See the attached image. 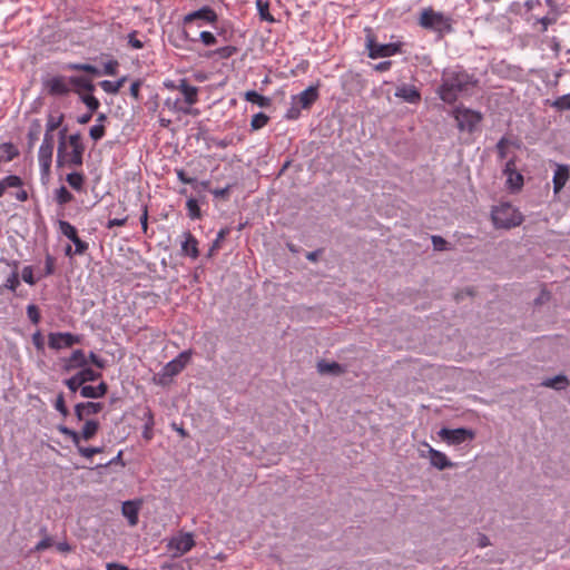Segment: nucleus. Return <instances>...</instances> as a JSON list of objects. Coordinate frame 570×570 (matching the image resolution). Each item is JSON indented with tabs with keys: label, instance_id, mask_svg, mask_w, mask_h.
<instances>
[{
	"label": "nucleus",
	"instance_id": "59",
	"mask_svg": "<svg viewBox=\"0 0 570 570\" xmlns=\"http://www.w3.org/2000/svg\"><path fill=\"white\" fill-rule=\"evenodd\" d=\"M27 315L33 324H38L40 321V313L36 305L30 304L27 307Z\"/></svg>",
	"mask_w": 570,
	"mask_h": 570
},
{
	"label": "nucleus",
	"instance_id": "54",
	"mask_svg": "<svg viewBox=\"0 0 570 570\" xmlns=\"http://www.w3.org/2000/svg\"><path fill=\"white\" fill-rule=\"evenodd\" d=\"M55 264H56V259L53 256H51L50 254H47L46 256V259H45V271H43V274L41 276H50L55 273Z\"/></svg>",
	"mask_w": 570,
	"mask_h": 570
},
{
	"label": "nucleus",
	"instance_id": "31",
	"mask_svg": "<svg viewBox=\"0 0 570 570\" xmlns=\"http://www.w3.org/2000/svg\"><path fill=\"white\" fill-rule=\"evenodd\" d=\"M78 375V377L80 379V382H82V384L87 383V382H94V381H97L98 379L101 377V373L100 372H97L90 367H81V370L76 373Z\"/></svg>",
	"mask_w": 570,
	"mask_h": 570
},
{
	"label": "nucleus",
	"instance_id": "17",
	"mask_svg": "<svg viewBox=\"0 0 570 570\" xmlns=\"http://www.w3.org/2000/svg\"><path fill=\"white\" fill-rule=\"evenodd\" d=\"M318 99V89L317 87L309 86L301 94L293 96L292 100L296 101L301 108L308 109Z\"/></svg>",
	"mask_w": 570,
	"mask_h": 570
},
{
	"label": "nucleus",
	"instance_id": "15",
	"mask_svg": "<svg viewBox=\"0 0 570 570\" xmlns=\"http://www.w3.org/2000/svg\"><path fill=\"white\" fill-rule=\"evenodd\" d=\"M104 409V404L100 402H81L75 406V415L78 421H83L87 417L98 414Z\"/></svg>",
	"mask_w": 570,
	"mask_h": 570
},
{
	"label": "nucleus",
	"instance_id": "30",
	"mask_svg": "<svg viewBox=\"0 0 570 570\" xmlns=\"http://www.w3.org/2000/svg\"><path fill=\"white\" fill-rule=\"evenodd\" d=\"M230 229L228 227L222 228L218 233L216 238L214 239L212 246L208 249V257H213L215 253L222 247L223 240L226 238L227 235H229Z\"/></svg>",
	"mask_w": 570,
	"mask_h": 570
},
{
	"label": "nucleus",
	"instance_id": "1",
	"mask_svg": "<svg viewBox=\"0 0 570 570\" xmlns=\"http://www.w3.org/2000/svg\"><path fill=\"white\" fill-rule=\"evenodd\" d=\"M478 85L474 75L461 67L445 69L442 73L438 95L445 104H454L459 97L468 95Z\"/></svg>",
	"mask_w": 570,
	"mask_h": 570
},
{
	"label": "nucleus",
	"instance_id": "34",
	"mask_svg": "<svg viewBox=\"0 0 570 570\" xmlns=\"http://www.w3.org/2000/svg\"><path fill=\"white\" fill-rule=\"evenodd\" d=\"M77 452L85 459H91L95 454L104 452V446H83L82 444L76 445Z\"/></svg>",
	"mask_w": 570,
	"mask_h": 570
},
{
	"label": "nucleus",
	"instance_id": "42",
	"mask_svg": "<svg viewBox=\"0 0 570 570\" xmlns=\"http://www.w3.org/2000/svg\"><path fill=\"white\" fill-rule=\"evenodd\" d=\"M186 208L188 210V216L191 219H198L202 217V212H200L198 202L195 198L187 199Z\"/></svg>",
	"mask_w": 570,
	"mask_h": 570
},
{
	"label": "nucleus",
	"instance_id": "52",
	"mask_svg": "<svg viewBox=\"0 0 570 570\" xmlns=\"http://www.w3.org/2000/svg\"><path fill=\"white\" fill-rule=\"evenodd\" d=\"M301 106L292 100L291 107L287 109L285 114V118L289 120H295L301 116Z\"/></svg>",
	"mask_w": 570,
	"mask_h": 570
},
{
	"label": "nucleus",
	"instance_id": "10",
	"mask_svg": "<svg viewBox=\"0 0 570 570\" xmlns=\"http://www.w3.org/2000/svg\"><path fill=\"white\" fill-rule=\"evenodd\" d=\"M167 547L175 551L174 556H183L195 547L194 535L190 532L179 533L169 540Z\"/></svg>",
	"mask_w": 570,
	"mask_h": 570
},
{
	"label": "nucleus",
	"instance_id": "18",
	"mask_svg": "<svg viewBox=\"0 0 570 570\" xmlns=\"http://www.w3.org/2000/svg\"><path fill=\"white\" fill-rule=\"evenodd\" d=\"M177 90L183 94L184 101L188 108L198 101V88L191 86L186 78L179 80Z\"/></svg>",
	"mask_w": 570,
	"mask_h": 570
},
{
	"label": "nucleus",
	"instance_id": "60",
	"mask_svg": "<svg viewBox=\"0 0 570 570\" xmlns=\"http://www.w3.org/2000/svg\"><path fill=\"white\" fill-rule=\"evenodd\" d=\"M509 145V140L505 137H502L497 144V153L500 159L507 158V146Z\"/></svg>",
	"mask_w": 570,
	"mask_h": 570
},
{
	"label": "nucleus",
	"instance_id": "32",
	"mask_svg": "<svg viewBox=\"0 0 570 570\" xmlns=\"http://www.w3.org/2000/svg\"><path fill=\"white\" fill-rule=\"evenodd\" d=\"M69 82L75 87L89 92H92L95 90L92 81L86 77H70Z\"/></svg>",
	"mask_w": 570,
	"mask_h": 570
},
{
	"label": "nucleus",
	"instance_id": "5",
	"mask_svg": "<svg viewBox=\"0 0 570 570\" xmlns=\"http://www.w3.org/2000/svg\"><path fill=\"white\" fill-rule=\"evenodd\" d=\"M67 128L60 130V142L58 146L57 153V163L59 166L62 164H67L68 166L79 167L82 165V155L85 151V147L71 148L70 153L65 151V136Z\"/></svg>",
	"mask_w": 570,
	"mask_h": 570
},
{
	"label": "nucleus",
	"instance_id": "53",
	"mask_svg": "<svg viewBox=\"0 0 570 570\" xmlns=\"http://www.w3.org/2000/svg\"><path fill=\"white\" fill-rule=\"evenodd\" d=\"M65 384L73 393L77 392L78 390L80 391V389L83 386L82 382H80V379L78 377L77 374H75L73 376L67 379L65 381Z\"/></svg>",
	"mask_w": 570,
	"mask_h": 570
},
{
	"label": "nucleus",
	"instance_id": "28",
	"mask_svg": "<svg viewBox=\"0 0 570 570\" xmlns=\"http://www.w3.org/2000/svg\"><path fill=\"white\" fill-rule=\"evenodd\" d=\"M244 97L246 101L258 105L262 108H268L272 105L269 97H265L255 90L246 91Z\"/></svg>",
	"mask_w": 570,
	"mask_h": 570
},
{
	"label": "nucleus",
	"instance_id": "24",
	"mask_svg": "<svg viewBox=\"0 0 570 570\" xmlns=\"http://www.w3.org/2000/svg\"><path fill=\"white\" fill-rule=\"evenodd\" d=\"M317 371L320 374L342 375L346 372V368L337 362H326L322 360L317 363Z\"/></svg>",
	"mask_w": 570,
	"mask_h": 570
},
{
	"label": "nucleus",
	"instance_id": "21",
	"mask_svg": "<svg viewBox=\"0 0 570 570\" xmlns=\"http://www.w3.org/2000/svg\"><path fill=\"white\" fill-rule=\"evenodd\" d=\"M139 508L140 502L139 501H125L121 507V512L125 518H127L129 525L135 527L137 525L139 518Z\"/></svg>",
	"mask_w": 570,
	"mask_h": 570
},
{
	"label": "nucleus",
	"instance_id": "44",
	"mask_svg": "<svg viewBox=\"0 0 570 570\" xmlns=\"http://www.w3.org/2000/svg\"><path fill=\"white\" fill-rule=\"evenodd\" d=\"M237 51L238 49L235 46H225L214 50L213 55L219 57L220 59H228L237 53Z\"/></svg>",
	"mask_w": 570,
	"mask_h": 570
},
{
	"label": "nucleus",
	"instance_id": "51",
	"mask_svg": "<svg viewBox=\"0 0 570 570\" xmlns=\"http://www.w3.org/2000/svg\"><path fill=\"white\" fill-rule=\"evenodd\" d=\"M4 150L7 154L6 160L11 161L13 158H16L19 155V150L12 142H4L0 147Z\"/></svg>",
	"mask_w": 570,
	"mask_h": 570
},
{
	"label": "nucleus",
	"instance_id": "14",
	"mask_svg": "<svg viewBox=\"0 0 570 570\" xmlns=\"http://www.w3.org/2000/svg\"><path fill=\"white\" fill-rule=\"evenodd\" d=\"M43 87L50 96H66L70 91L69 83L62 76H55L43 80Z\"/></svg>",
	"mask_w": 570,
	"mask_h": 570
},
{
	"label": "nucleus",
	"instance_id": "29",
	"mask_svg": "<svg viewBox=\"0 0 570 570\" xmlns=\"http://www.w3.org/2000/svg\"><path fill=\"white\" fill-rule=\"evenodd\" d=\"M126 81L127 77L124 76L116 81L102 80L99 85L105 92L109 95H117Z\"/></svg>",
	"mask_w": 570,
	"mask_h": 570
},
{
	"label": "nucleus",
	"instance_id": "47",
	"mask_svg": "<svg viewBox=\"0 0 570 570\" xmlns=\"http://www.w3.org/2000/svg\"><path fill=\"white\" fill-rule=\"evenodd\" d=\"M106 135V127L102 124H95L90 130L89 136L94 141L102 139Z\"/></svg>",
	"mask_w": 570,
	"mask_h": 570
},
{
	"label": "nucleus",
	"instance_id": "7",
	"mask_svg": "<svg viewBox=\"0 0 570 570\" xmlns=\"http://www.w3.org/2000/svg\"><path fill=\"white\" fill-rule=\"evenodd\" d=\"M453 115L461 131L472 132L482 119L480 112L464 107H456Z\"/></svg>",
	"mask_w": 570,
	"mask_h": 570
},
{
	"label": "nucleus",
	"instance_id": "33",
	"mask_svg": "<svg viewBox=\"0 0 570 570\" xmlns=\"http://www.w3.org/2000/svg\"><path fill=\"white\" fill-rule=\"evenodd\" d=\"M55 199L62 206L70 203L73 199V195L65 186H60L55 191Z\"/></svg>",
	"mask_w": 570,
	"mask_h": 570
},
{
	"label": "nucleus",
	"instance_id": "57",
	"mask_svg": "<svg viewBox=\"0 0 570 570\" xmlns=\"http://www.w3.org/2000/svg\"><path fill=\"white\" fill-rule=\"evenodd\" d=\"M72 243L75 244L73 254H76V255H83L88 250V248H89L88 243H86L82 239H80L79 236H77L72 240Z\"/></svg>",
	"mask_w": 570,
	"mask_h": 570
},
{
	"label": "nucleus",
	"instance_id": "13",
	"mask_svg": "<svg viewBox=\"0 0 570 570\" xmlns=\"http://www.w3.org/2000/svg\"><path fill=\"white\" fill-rule=\"evenodd\" d=\"M191 357V351H183L178 354L177 357L168 362L166 365L163 366V370L165 371V374L174 377L178 375L189 363Z\"/></svg>",
	"mask_w": 570,
	"mask_h": 570
},
{
	"label": "nucleus",
	"instance_id": "39",
	"mask_svg": "<svg viewBox=\"0 0 570 570\" xmlns=\"http://www.w3.org/2000/svg\"><path fill=\"white\" fill-rule=\"evenodd\" d=\"M20 285V279H19V273H18V269H17V266L14 267V269L10 273V275L7 277L4 284L2 285V287L11 291V292H16L17 287Z\"/></svg>",
	"mask_w": 570,
	"mask_h": 570
},
{
	"label": "nucleus",
	"instance_id": "6",
	"mask_svg": "<svg viewBox=\"0 0 570 570\" xmlns=\"http://www.w3.org/2000/svg\"><path fill=\"white\" fill-rule=\"evenodd\" d=\"M368 35L366 36V48L368 50V57L372 59L391 57L401 51L400 43H385L381 45L375 41V37L371 35V30L367 29Z\"/></svg>",
	"mask_w": 570,
	"mask_h": 570
},
{
	"label": "nucleus",
	"instance_id": "16",
	"mask_svg": "<svg viewBox=\"0 0 570 570\" xmlns=\"http://www.w3.org/2000/svg\"><path fill=\"white\" fill-rule=\"evenodd\" d=\"M570 178V167L563 164H556V170L553 174L552 183H553V193L559 194L567 181Z\"/></svg>",
	"mask_w": 570,
	"mask_h": 570
},
{
	"label": "nucleus",
	"instance_id": "27",
	"mask_svg": "<svg viewBox=\"0 0 570 570\" xmlns=\"http://www.w3.org/2000/svg\"><path fill=\"white\" fill-rule=\"evenodd\" d=\"M570 382L563 374H559L554 377L547 379L542 382V386L554 389L557 391L566 390Z\"/></svg>",
	"mask_w": 570,
	"mask_h": 570
},
{
	"label": "nucleus",
	"instance_id": "41",
	"mask_svg": "<svg viewBox=\"0 0 570 570\" xmlns=\"http://www.w3.org/2000/svg\"><path fill=\"white\" fill-rule=\"evenodd\" d=\"M269 117L264 112L255 114L250 120V127L253 130H258L267 125Z\"/></svg>",
	"mask_w": 570,
	"mask_h": 570
},
{
	"label": "nucleus",
	"instance_id": "36",
	"mask_svg": "<svg viewBox=\"0 0 570 570\" xmlns=\"http://www.w3.org/2000/svg\"><path fill=\"white\" fill-rule=\"evenodd\" d=\"M557 111L570 110V94L563 95L550 102Z\"/></svg>",
	"mask_w": 570,
	"mask_h": 570
},
{
	"label": "nucleus",
	"instance_id": "58",
	"mask_svg": "<svg viewBox=\"0 0 570 570\" xmlns=\"http://www.w3.org/2000/svg\"><path fill=\"white\" fill-rule=\"evenodd\" d=\"M171 376L165 374V371L161 368L157 375L154 376V382L157 385L166 386L171 382Z\"/></svg>",
	"mask_w": 570,
	"mask_h": 570
},
{
	"label": "nucleus",
	"instance_id": "50",
	"mask_svg": "<svg viewBox=\"0 0 570 570\" xmlns=\"http://www.w3.org/2000/svg\"><path fill=\"white\" fill-rule=\"evenodd\" d=\"M55 409L63 416L67 417L69 415V410L65 402V396L62 393H59L57 395L56 402H55Z\"/></svg>",
	"mask_w": 570,
	"mask_h": 570
},
{
	"label": "nucleus",
	"instance_id": "9",
	"mask_svg": "<svg viewBox=\"0 0 570 570\" xmlns=\"http://www.w3.org/2000/svg\"><path fill=\"white\" fill-rule=\"evenodd\" d=\"M439 435L442 440L446 441L449 444H461L465 441L473 440L474 432L470 429L459 428V429H446L443 428L440 430Z\"/></svg>",
	"mask_w": 570,
	"mask_h": 570
},
{
	"label": "nucleus",
	"instance_id": "62",
	"mask_svg": "<svg viewBox=\"0 0 570 570\" xmlns=\"http://www.w3.org/2000/svg\"><path fill=\"white\" fill-rule=\"evenodd\" d=\"M199 39L205 46H214L217 42L216 37L209 31H202Z\"/></svg>",
	"mask_w": 570,
	"mask_h": 570
},
{
	"label": "nucleus",
	"instance_id": "26",
	"mask_svg": "<svg viewBox=\"0 0 570 570\" xmlns=\"http://www.w3.org/2000/svg\"><path fill=\"white\" fill-rule=\"evenodd\" d=\"M513 160H509L505 165L504 173L509 175L508 183L512 188L519 189L523 184V177L521 174L517 173L514 169Z\"/></svg>",
	"mask_w": 570,
	"mask_h": 570
},
{
	"label": "nucleus",
	"instance_id": "22",
	"mask_svg": "<svg viewBox=\"0 0 570 570\" xmlns=\"http://www.w3.org/2000/svg\"><path fill=\"white\" fill-rule=\"evenodd\" d=\"M108 385L106 382H100L97 386L83 385L80 389V395L85 399H99L106 395Z\"/></svg>",
	"mask_w": 570,
	"mask_h": 570
},
{
	"label": "nucleus",
	"instance_id": "49",
	"mask_svg": "<svg viewBox=\"0 0 570 570\" xmlns=\"http://www.w3.org/2000/svg\"><path fill=\"white\" fill-rule=\"evenodd\" d=\"M2 185H3V189L6 190L8 187H20L22 186V179L17 176V175H9L7 177H4L2 180H1Z\"/></svg>",
	"mask_w": 570,
	"mask_h": 570
},
{
	"label": "nucleus",
	"instance_id": "37",
	"mask_svg": "<svg viewBox=\"0 0 570 570\" xmlns=\"http://www.w3.org/2000/svg\"><path fill=\"white\" fill-rule=\"evenodd\" d=\"M68 69L76 70V71H83L94 76H99L101 72L100 70L90 63H70L68 66Z\"/></svg>",
	"mask_w": 570,
	"mask_h": 570
},
{
	"label": "nucleus",
	"instance_id": "43",
	"mask_svg": "<svg viewBox=\"0 0 570 570\" xmlns=\"http://www.w3.org/2000/svg\"><path fill=\"white\" fill-rule=\"evenodd\" d=\"M256 4H257V9H258L259 17H261L262 20H265V21H268V22H274L275 21L274 17L269 13V4H268V2H264L262 0H257Z\"/></svg>",
	"mask_w": 570,
	"mask_h": 570
},
{
	"label": "nucleus",
	"instance_id": "46",
	"mask_svg": "<svg viewBox=\"0 0 570 570\" xmlns=\"http://www.w3.org/2000/svg\"><path fill=\"white\" fill-rule=\"evenodd\" d=\"M63 121V115H59L58 117H53L52 115H49L48 121L46 125V132L45 134H52L57 128L61 126Z\"/></svg>",
	"mask_w": 570,
	"mask_h": 570
},
{
	"label": "nucleus",
	"instance_id": "12",
	"mask_svg": "<svg viewBox=\"0 0 570 570\" xmlns=\"http://www.w3.org/2000/svg\"><path fill=\"white\" fill-rule=\"evenodd\" d=\"M217 13L215 12L214 9H212L208 6H204L196 11L187 13L183 19V23L184 26L191 24L195 21L214 23L217 21Z\"/></svg>",
	"mask_w": 570,
	"mask_h": 570
},
{
	"label": "nucleus",
	"instance_id": "19",
	"mask_svg": "<svg viewBox=\"0 0 570 570\" xmlns=\"http://www.w3.org/2000/svg\"><path fill=\"white\" fill-rule=\"evenodd\" d=\"M184 238L180 246L181 255L189 256L193 259L198 258L199 249L196 237L190 232H186L184 233Z\"/></svg>",
	"mask_w": 570,
	"mask_h": 570
},
{
	"label": "nucleus",
	"instance_id": "3",
	"mask_svg": "<svg viewBox=\"0 0 570 570\" xmlns=\"http://www.w3.org/2000/svg\"><path fill=\"white\" fill-rule=\"evenodd\" d=\"M419 24L424 29L436 32H450L452 30L451 19L442 12L433 10L432 7L424 8L421 11Z\"/></svg>",
	"mask_w": 570,
	"mask_h": 570
},
{
	"label": "nucleus",
	"instance_id": "63",
	"mask_svg": "<svg viewBox=\"0 0 570 570\" xmlns=\"http://www.w3.org/2000/svg\"><path fill=\"white\" fill-rule=\"evenodd\" d=\"M432 244H433L434 249L444 250V249H446L448 242L442 236L433 235Z\"/></svg>",
	"mask_w": 570,
	"mask_h": 570
},
{
	"label": "nucleus",
	"instance_id": "48",
	"mask_svg": "<svg viewBox=\"0 0 570 570\" xmlns=\"http://www.w3.org/2000/svg\"><path fill=\"white\" fill-rule=\"evenodd\" d=\"M81 100L90 112H95L100 107L99 100L92 95H83L81 96Z\"/></svg>",
	"mask_w": 570,
	"mask_h": 570
},
{
	"label": "nucleus",
	"instance_id": "64",
	"mask_svg": "<svg viewBox=\"0 0 570 570\" xmlns=\"http://www.w3.org/2000/svg\"><path fill=\"white\" fill-rule=\"evenodd\" d=\"M87 360H89V361L91 362V364H94L95 366H97V367H98V368H100V370H102V368H105V367H106V361H105L104 358L99 357V356H98L96 353H94V352H90V353H89V356H88V358H87Z\"/></svg>",
	"mask_w": 570,
	"mask_h": 570
},
{
	"label": "nucleus",
	"instance_id": "23",
	"mask_svg": "<svg viewBox=\"0 0 570 570\" xmlns=\"http://www.w3.org/2000/svg\"><path fill=\"white\" fill-rule=\"evenodd\" d=\"M429 456L431 464L439 470H444L453 466V463L448 459V456L443 452H440L433 448L429 449Z\"/></svg>",
	"mask_w": 570,
	"mask_h": 570
},
{
	"label": "nucleus",
	"instance_id": "56",
	"mask_svg": "<svg viewBox=\"0 0 570 570\" xmlns=\"http://www.w3.org/2000/svg\"><path fill=\"white\" fill-rule=\"evenodd\" d=\"M21 277H22L23 282H26L27 284H29L31 286L35 285L38 281L33 276V269L31 266H24L22 268Z\"/></svg>",
	"mask_w": 570,
	"mask_h": 570
},
{
	"label": "nucleus",
	"instance_id": "25",
	"mask_svg": "<svg viewBox=\"0 0 570 570\" xmlns=\"http://www.w3.org/2000/svg\"><path fill=\"white\" fill-rule=\"evenodd\" d=\"M88 363V360L83 353L82 350H75L70 357L67 360L66 364H65V370L66 371H71L73 368H78V367H85Z\"/></svg>",
	"mask_w": 570,
	"mask_h": 570
},
{
	"label": "nucleus",
	"instance_id": "40",
	"mask_svg": "<svg viewBox=\"0 0 570 570\" xmlns=\"http://www.w3.org/2000/svg\"><path fill=\"white\" fill-rule=\"evenodd\" d=\"M165 106L168 107L170 110H174V111H179V112H183L185 115H189L191 114V110L190 108L188 107H184L180 102V99H171V98H167L165 100Z\"/></svg>",
	"mask_w": 570,
	"mask_h": 570
},
{
	"label": "nucleus",
	"instance_id": "45",
	"mask_svg": "<svg viewBox=\"0 0 570 570\" xmlns=\"http://www.w3.org/2000/svg\"><path fill=\"white\" fill-rule=\"evenodd\" d=\"M40 131H41V122H40V120L39 119H33L31 125H30L29 132H28V139H29V142L31 145L36 140H38Z\"/></svg>",
	"mask_w": 570,
	"mask_h": 570
},
{
	"label": "nucleus",
	"instance_id": "11",
	"mask_svg": "<svg viewBox=\"0 0 570 570\" xmlns=\"http://www.w3.org/2000/svg\"><path fill=\"white\" fill-rule=\"evenodd\" d=\"M53 135L45 134L38 153L39 164L43 171H48L50 168L53 154Z\"/></svg>",
	"mask_w": 570,
	"mask_h": 570
},
{
	"label": "nucleus",
	"instance_id": "55",
	"mask_svg": "<svg viewBox=\"0 0 570 570\" xmlns=\"http://www.w3.org/2000/svg\"><path fill=\"white\" fill-rule=\"evenodd\" d=\"M119 62L116 59H110L104 65V73L107 76H115L118 72Z\"/></svg>",
	"mask_w": 570,
	"mask_h": 570
},
{
	"label": "nucleus",
	"instance_id": "38",
	"mask_svg": "<svg viewBox=\"0 0 570 570\" xmlns=\"http://www.w3.org/2000/svg\"><path fill=\"white\" fill-rule=\"evenodd\" d=\"M59 229L71 242L78 236L76 227L67 220H59Z\"/></svg>",
	"mask_w": 570,
	"mask_h": 570
},
{
	"label": "nucleus",
	"instance_id": "8",
	"mask_svg": "<svg viewBox=\"0 0 570 570\" xmlns=\"http://www.w3.org/2000/svg\"><path fill=\"white\" fill-rule=\"evenodd\" d=\"M82 337L69 332H57L48 335V345L52 350H61L80 344Z\"/></svg>",
	"mask_w": 570,
	"mask_h": 570
},
{
	"label": "nucleus",
	"instance_id": "4",
	"mask_svg": "<svg viewBox=\"0 0 570 570\" xmlns=\"http://www.w3.org/2000/svg\"><path fill=\"white\" fill-rule=\"evenodd\" d=\"M100 424L97 420H86L80 432H77L66 425H59L58 431L71 440L73 445L81 444V441L91 440L99 431Z\"/></svg>",
	"mask_w": 570,
	"mask_h": 570
},
{
	"label": "nucleus",
	"instance_id": "61",
	"mask_svg": "<svg viewBox=\"0 0 570 570\" xmlns=\"http://www.w3.org/2000/svg\"><path fill=\"white\" fill-rule=\"evenodd\" d=\"M142 86V80L141 79H137L135 80L131 86H130V96L136 100V101H139L140 100V88Z\"/></svg>",
	"mask_w": 570,
	"mask_h": 570
},
{
	"label": "nucleus",
	"instance_id": "35",
	"mask_svg": "<svg viewBox=\"0 0 570 570\" xmlns=\"http://www.w3.org/2000/svg\"><path fill=\"white\" fill-rule=\"evenodd\" d=\"M66 180L73 189L81 190L85 183V176L81 173L73 171L67 175Z\"/></svg>",
	"mask_w": 570,
	"mask_h": 570
},
{
	"label": "nucleus",
	"instance_id": "2",
	"mask_svg": "<svg viewBox=\"0 0 570 570\" xmlns=\"http://www.w3.org/2000/svg\"><path fill=\"white\" fill-rule=\"evenodd\" d=\"M491 219L495 228L510 229L520 226L524 217L510 203H501L493 206Z\"/></svg>",
	"mask_w": 570,
	"mask_h": 570
},
{
	"label": "nucleus",
	"instance_id": "20",
	"mask_svg": "<svg viewBox=\"0 0 570 570\" xmlns=\"http://www.w3.org/2000/svg\"><path fill=\"white\" fill-rule=\"evenodd\" d=\"M395 97L403 99L409 104H419L421 101V94L413 85H402L396 88Z\"/></svg>",
	"mask_w": 570,
	"mask_h": 570
}]
</instances>
